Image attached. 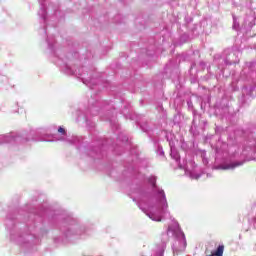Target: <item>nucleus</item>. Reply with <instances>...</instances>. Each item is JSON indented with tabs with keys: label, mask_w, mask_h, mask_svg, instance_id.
I'll list each match as a JSON object with an SVG mask.
<instances>
[{
	"label": "nucleus",
	"mask_w": 256,
	"mask_h": 256,
	"mask_svg": "<svg viewBox=\"0 0 256 256\" xmlns=\"http://www.w3.org/2000/svg\"><path fill=\"white\" fill-rule=\"evenodd\" d=\"M241 165H243V162H234L231 164H224V165H218L215 167V169L217 170H223V171H227L229 169H235L237 167H241Z\"/></svg>",
	"instance_id": "f257e3e1"
},
{
	"label": "nucleus",
	"mask_w": 256,
	"mask_h": 256,
	"mask_svg": "<svg viewBox=\"0 0 256 256\" xmlns=\"http://www.w3.org/2000/svg\"><path fill=\"white\" fill-rule=\"evenodd\" d=\"M225 251V245H219L216 251L212 252L211 254H207L206 256H223Z\"/></svg>",
	"instance_id": "f03ea898"
},
{
	"label": "nucleus",
	"mask_w": 256,
	"mask_h": 256,
	"mask_svg": "<svg viewBox=\"0 0 256 256\" xmlns=\"http://www.w3.org/2000/svg\"><path fill=\"white\" fill-rule=\"evenodd\" d=\"M58 133H65V128L60 127V128L58 129Z\"/></svg>",
	"instance_id": "7ed1b4c3"
},
{
	"label": "nucleus",
	"mask_w": 256,
	"mask_h": 256,
	"mask_svg": "<svg viewBox=\"0 0 256 256\" xmlns=\"http://www.w3.org/2000/svg\"><path fill=\"white\" fill-rule=\"evenodd\" d=\"M152 185H153V187H155V180L152 181Z\"/></svg>",
	"instance_id": "20e7f679"
},
{
	"label": "nucleus",
	"mask_w": 256,
	"mask_h": 256,
	"mask_svg": "<svg viewBox=\"0 0 256 256\" xmlns=\"http://www.w3.org/2000/svg\"><path fill=\"white\" fill-rule=\"evenodd\" d=\"M155 221L161 222V218L156 219Z\"/></svg>",
	"instance_id": "39448f33"
}]
</instances>
